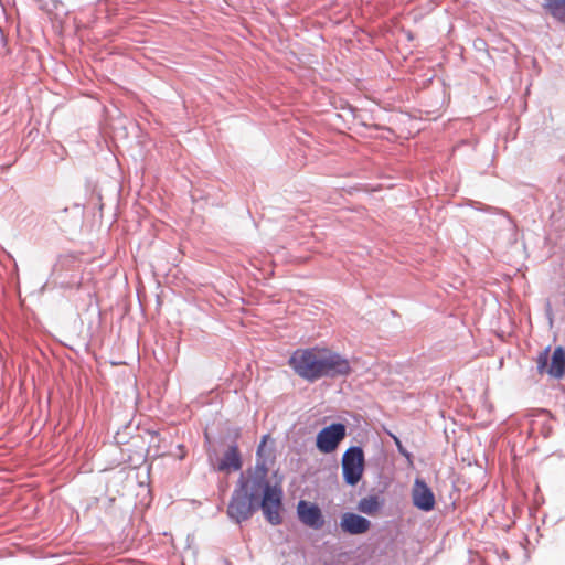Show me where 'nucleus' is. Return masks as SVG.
<instances>
[{
	"mask_svg": "<svg viewBox=\"0 0 565 565\" xmlns=\"http://www.w3.org/2000/svg\"><path fill=\"white\" fill-rule=\"evenodd\" d=\"M258 508L259 503L246 495L245 490L235 488L227 507V515L239 524L248 520Z\"/></svg>",
	"mask_w": 565,
	"mask_h": 565,
	"instance_id": "20e7f679",
	"label": "nucleus"
},
{
	"mask_svg": "<svg viewBox=\"0 0 565 565\" xmlns=\"http://www.w3.org/2000/svg\"><path fill=\"white\" fill-rule=\"evenodd\" d=\"M340 527L344 533L358 535L367 532L371 527V522L362 515L345 512L341 516Z\"/></svg>",
	"mask_w": 565,
	"mask_h": 565,
	"instance_id": "1a4fd4ad",
	"label": "nucleus"
},
{
	"mask_svg": "<svg viewBox=\"0 0 565 565\" xmlns=\"http://www.w3.org/2000/svg\"><path fill=\"white\" fill-rule=\"evenodd\" d=\"M412 501L418 510L424 512H429L435 508L436 501L434 492L420 478H416L414 481L412 489Z\"/></svg>",
	"mask_w": 565,
	"mask_h": 565,
	"instance_id": "0eeeda50",
	"label": "nucleus"
},
{
	"mask_svg": "<svg viewBox=\"0 0 565 565\" xmlns=\"http://www.w3.org/2000/svg\"><path fill=\"white\" fill-rule=\"evenodd\" d=\"M394 441H395V445L397 447V450L398 452L404 456L405 458H407L408 460H411V454L403 447L401 440L397 438V437H394Z\"/></svg>",
	"mask_w": 565,
	"mask_h": 565,
	"instance_id": "ddd939ff",
	"label": "nucleus"
},
{
	"mask_svg": "<svg viewBox=\"0 0 565 565\" xmlns=\"http://www.w3.org/2000/svg\"><path fill=\"white\" fill-rule=\"evenodd\" d=\"M550 347L542 351L537 358V370L540 373L546 372L554 379L563 377L565 373V350L562 347L554 349L548 364Z\"/></svg>",
	"mask_w": 565,
	"mask_h": 565,
	"instance_id": "39448f33",
	"label": "nucleus"
},
{
	"mask_svg": "<svg viewBox=\"0 0 565 565\" xmlns=\"http://www.w3.org/2000/svg\"><path fill=\"white\" fill-rule=\"evenodd\" d=\"M267 436H264L257 447V461L248 476H241L236 489L245 490V494L259 503L265 519L273 525H279L282 522L280 510L282 507V489L278 484H270L268 475V465L265 458V445Z\"/></svg>",
	"mask_w": 565,
	"mask_h": 565,
	"instance_id": "f257e3e1",
	"label": "nucleus"
},
{
	"mask_svg": "<svg viewBox=\"0 0 565 565\" xmlns=\"http://www.w3.org/2000/svg\"><path fill=\"white\" fill-rule=\"evenodd\" d=\"M297 514L301 523L313 529L320 530L324 525V518L320 508L305 500L298 502Z\"/></svg>",
	"mask_w": 565,
	"mask_h": 565,
	"instance_id": "6e6552de",
	"label": "nucleus"
},
{
	"mask_svg": "<svg viewBox=\"0 0 565 565\" xmlns=\"http://www.w3.org/2000/svg\"><path fill=\"white\" fill-rule=\"evenodd\" d=\"M242 468V459L237 446H230L224 452L223 458L217 465L218 471L239 470Z\"/></svg>",
	"mask_w": 565,
	"mask_h": 565,
	"instance_id": "9d476101",
	"label": "nucleus"
},
{
	"mask_svg": "<svg viewBox=\"0 0 565 565\" xmlns=\"http://www.w3.org/2000/svg\"><path fill=\"white\" fill-rule=\"evenodd\" d=\"M345 435V426L341 423H333L318 433L316 440L317 448L323 454L333 452L344 439Z\"/></svg>",
	"mask_w": 565,
	"mask_h": 565,
	"instance_id": "423d86ee",
	"label": "nucleus"
},
{
	"mask_svg": "<svg viewBox=\"0 0 565 565\" xmlns=\"http://www.w3.org/2000/svg\"><path fill=\"white\" fill-rule=\"evenodd\" d=\"M364 452L359 446L348 448L342 456V476L349 486H355L362 478L364 471Z\"/></svg>",
	"mask_w": 565,
	"mask_h": 565,
	"instance_id": "7ed1b4c3",
	"label": "nucleus"
},
{
	"mask_svg": "<svg viewBox=\"0 0 565 565\" xmlns=\"http://www.w3.org/2000/svg\"><path fill=\"white\" fill-rule=\"evenodd\" d=\"M383 501L377 495L362 498L358 503V510L367 515L375 514L382 507Z\"/></svg>",
	"mask_w": 565,
	"mask_h": 565,
	"instance_id": "9b49d317",
	"label": "nucleus"
},
{
	"mask_svg": "<svg viewBox=\"0 0 565 565\" xmlns=\"http://www.w3.org/2000/svg\"><path fill=\"white\" fill-rule=\"evenodd\" d=\"M544 8L554 19L565 23V0H544Z\"/></svg>",
	"mask_w": 565,
	"mask_h": 565,
	"instance_id": "f8f14e48",
	"label": "nucleus"
},
{
	"mask_svg": "<svg viewBox=\"0 0 565 565\" xmlns=\"http://www.w3.org/2000/svg\"><path fill=\"white\" fill-rule=\"evenodd\" d=\"M289 366L301 379L315 382L321 377L350 374L349 361L339 353L327 349H297L289 358Z\"/></svg>",
	"mask_w": 565,
	"mask_h": 565,
	"instance_id": "f03ea898",
	"label": "nucleus"
}]
</instances>
